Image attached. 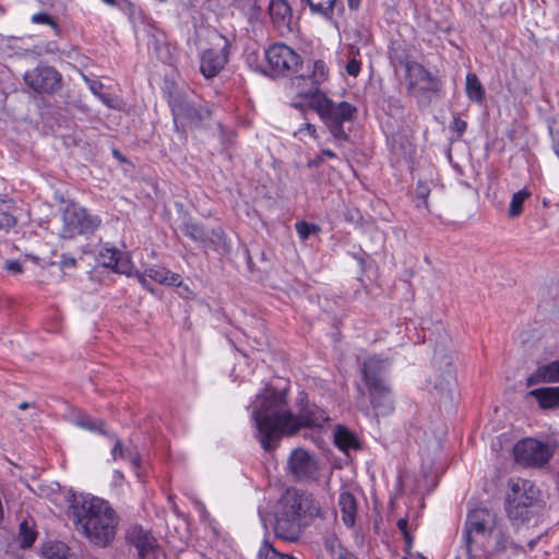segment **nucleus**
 <instances>
[{"instance_id": "1", "label": "nucleus", "mask_w": 559, "mask_h": 559, "mask_svg": "<svg viewBox=\"0 0 559 559\" xmlns=\"http://www.w3.org/2000/svg\"><path fill=\"white\" fill-rule=\"evenodd\" d=\"M251 416L257 438L265 451L274 450L284 436L295 435L301 428L322 427L330 419L317 405H307L294 415L288 408L286 392L269 386L257 395Z\"/></svg>"}, {"instance_id": "2", "label": "nucleus", "mask_w": 559, "mask_h": 559, "mask_svg": "<svg viewBox=\"0 0 559 559\" xmlns=\"http://www.w3.org/2000/svg\"><path fill=\"white\" fill-rule=\"evenodd\" d=\"M540 539L530 538L520 532L513 537L501 523L498 514L488 508L471 510L463 530V540L468 556L497 559H519Z\"/></svg>"}, {"instance_id": "3", "label": "nucleus", "mask_w": 559, "mask_h": 559, "mask_svg": "<svg viewBox=\"0 0 559 559\" xmlns=\"http://www.w3.org/2000/svg\"><path fill=\"white\" fill-rule=\"evenodd\" d=\"M325 511L312 493L288 488L277 501L274 533L276 537L296 543L314 519H324Z\"/></svg>"}, {"instance_id": "4", "label": "nucleus", "mask_w": 559, "mask_h": 559, "mask_svg": "<svg viewBox=\"0 0 559 559\" xmlns=\"http://www.w3.org/2000/svg\"><path fill=\"white\" fill-rule=\"evenodd\" d=\"M74 522L91 543L105 547L116 535L118 518L110 504L98 497H82L72 504Z\"/></svg>"}, {"instance_id": "5", "label": "nucleus", "mask_w": 559, "mask_h": 559, "mask_svg": "<svg viewBox=\"0 0 559 559\" xmlns=\"http://www.w3.org/2000/svg\"><path fill=\"white\" fill-rule=\"evenodd\" d=\"M539 495L540 490L530 479L512 477L508 480L504 509L512 525L524 524L538 513Z\"/></svg>"}, {"instance_id": "6", "label": "nucleus", "mask_w": 559, "mask_h": 559, "mask_svg": "<svg viewBox=\"0 0 559 559\" xmlns=\"http://www.w3.org/2000/svg\"><path fill=\"white\" fill-rule=\"evenodd\" d=\"M308 106L318 112L335 141L343 142L348 140V135L343 129V123L355 119L357 112L355 106L347 102L334 103L321 91L312 92L308 95Z\"/></svg>"}, {"instance_id": "7", "label": "nucleus", "mask_w": 559, "mask_h": 559, "mask_svg": "<svg viewBox=\"0 0 559 559\" xmlns=\"http://www.w3.org/2000/svg\"><path fill=\"white\" fill-rule=\"evenodd\" d=\"M399 64L405 68L408 94L415 97L419 104H428L431 95L440 90V81L417 61L400 60Z\"/></svg>"}, {"instance_id": "8", "label": "nucleus", "mask_w": 559, "mask_h": 559, "mask_svg": "<svg viewBox=\"0 0 559 559\" xmlns=\"http://www.w3.org/2000/svg\"><path fill=\"white\" fill-rule=\"evenodd\" d=\"M558 449L556 441H540L535 438H524L513 448L515 462L530 468H542L549 463Z\"/></svg>"}, {"instance_id": "9", "label": "nucleus", "mask_w": 559, "mask_h": 559, "mask_svg": "<svg viewBox=\"0 0 559 559\" xmlns=\"http://www.w3.org/2000/svg\"><path fill=\"white\" fill-rule=\"evenodd\" d=\"M267 74L272 78H286L298 72L302 59L292 47L274 43L265 49Z\"/></svg>"}, {"instance_id": "10", "label": "nucleus", "mask_w": 559, "mask_h": 559, "mask_svg": "<svg viewBox=\"0 0 559 559\" xmlns=\"http://www.w3.org/2000/svg\"><path fill=\"white\" fill-rule=\"evenodd\" d=\"M100 225L98 216L87 213L75 204L68 205L62 212V226L59 235L63 239L93 234Z\"/></svg>"}, {"instance_id": "11", "label": "nucleus", "mask_w": 559, "mask_h": 559, "mask_svg": "<svg viewBox=\"0 0 559 559\" xmlns=\"http://www.w3.org/2000/svg\"><path fill=\"white\" fill-rule=\"evenodd\" d=\"M169 106L174 117L175 129L185 131L187 128L199 127L209 120L211 111L202 106H197L186 96L176 94L169 98Z\"/></svg>"}, {"instance_id": "12", "label": "nucleus", "mask_w": 559, "mask_h": 559, "mask_svg": "<svg viewBox=\"0 0 559 559\" xmlns=\"http://www.w3.org/2000/svg\"><path fill=\"white\" fill-rule=\"evenodd\" d=\"M287 469L296 481H317L319 479L318 460L301 448H297L290 453Z\"/></svg>"}, {"instance_id": "13", "label": "nucleus", "mask_w": 559, "mask_h": 559, "mask_svg": "<svg viewBox=\"0 0 559 559\" xmlns=\"http://www.w3.org/2000/svg\"><path fill=\"white\" fill-rule=\"evenodd\" d=\"M24 81L35 92L55 93L61 87V75L52 67L38 66L24 74Z\"/></svg>"}, {"instance_id": "14", "label": "nucleus", "mask_w": 559, "mask_h": 559, "mask_svg": "<svg viewBox=\"0 0 559 559\" xmlns=\"http://www.w3.org/2000/svg\"><path fill=\"white\" fill-rule=\"evenodd\" d=\"M219 38L224 41L219 49L207 48L200 57V71L206 79L216 76L228 62L230 41L223 35Z\"/></svg>"}, {"instance_id": "15", "label": "nucleus", "mask_w": 559, "mask_h": 559, "mask_svg": "<svg viewBox=\"0 0 559 559\" xmlns=\"http://www.w3.org/2000/svg\"><path fill=\"white\" fill-rule=\"evenodd\" d=\"M370 404L376 416H386L394 409V402L390 384L368 385Z\"/></svg>"}, {"instance_id": "16", "label": "nucleus", "mask_w": 559, "mask_h": 559, "mask_svg": "<svg viewBox=\"0 0 559 559\" xmlns=\"http://www.w3.org/2000/svg\"><path fill=\"white\" fill-rule=\"evenodd\" d=\"M390 360L380 356H371L362 364V376L366 385L386 383L385 373L390 368Z\"/></svg>"}, {"instance_id": "17", "label": "nucleus", "mask_w": 559, "mask_h": 559, "mask_svg": "<svg viewBox=\"0 0 559 559\" xmlns=\"http://www.w3.org/2000/svg\"><path fill=\"white\" fill-rule=\"evenodd\" d=\"M269 11L272 23L281 35H287L293 32V12L286 0H271Z\"/></svg>"}, {"instance_id": "18", "label": "nucleus", "mask_w": 559, "mask_h": 559, "mask_svg": "<svg viewBox=\"0 0 559 559\" xmlns=\"http://www.w3.org/2000/svg\"><path fill=\"white\" fill-rule=\"evenodd\" d=\"M99 262L103 266L119 274L131 276L132 263L127 253L116 248H104L99 251Z\"/></svg>"}, {"instance_id": "19", "label": "nucleus", "mask_w": 559, "mask_h": 559, "mask_svg": "<svg viewBox=\"0 0 559 559\" xmlns=\"http://www.w3.org/2000/svg\"><path fill=\"white\" fill-rule=\"evenodd\" d=\"M128 540L136 548L141 559L155 558L156 545L154 537L141 526L132 527L127 534Z\"/></svg>"}, {"instance_id": "20", "label": "nucleus", "mask_w": 559, "mask_h": 559, "mask_svg": "<svg viewBox=\"0 0 559 559\" xmlns=\"http://www.w3.org/2000/svg\"><path fill=\"white\" fill-rule=\"evenodd\" d=\"M533 397L540 411H555L559 408V386H543L528 391L525 399Z\"/></svg>"}, {"instance_id": "21", "label": "nucleus", "mask_w": 559, "mask_h": 559, "mask_svg": "<svg viewBox=\"0 0 559 559\" xmlns=\"http://www.w3.org/2000/svg\"><path fill=\"white\" fill-rule=\"evenodd\" d=\"M559 382V360L539 365L532 374L526 378V386H534L540 383Z\"/></svg>"}, {"instance_id": "22", "label": "nucleus", "mask_w": 559, "mask_h": 559, "mask_svg": "<svg viewBox=\"0 0 559 559\" xmlns=\"http://www.w3.org/2000/svg\"><path fill=\"white\" fill-rule=\"evenodd\" d=\"M337 503L341 510L342 522L346 527L353 528L358 513L356 497L350 491L344 490L340 493Z\"/></svg>"}, {"instance_id": "23", "label": "nucleus", "mask_w": 559, "mask_h": 559, "mask_svg": "<svg viewBox=\"0 0 559 559\" xmlns=\"http://www.w3.org/2000/svg\"><path fill=\"white\" fill-rule=\"evenodd\" d=\"M146 275L153 281L169 285V286H179L181 284V277L177 273H173L166 267L154 266L146 270Z\"/></svg>"}, {"instance_id": "24", "label": "nucleus", "mask_w": 559, "mask_h": 559, "mask_svg": "<svg viewBox=\"0 0 559 559\" xmlns=\"http://www.w3.org/2000/svg\"><path fill=\"white\" fill-rule=\"evenodd\" d=\"M329 70L325 66V63L322 60H317L313 63V69L309 75H300L298 79L306 81L309 80L310 84L312 86V91H310L305 96L308 98V95L312 92L320 91L319 85L324 82L328 78Z\"/></svg>"}, {"instance_id": "25", "label": "nucleus", "mask_w": 559, "mask_h": 559, "mask_svg": "<svg viewBox=\"0 0 559 559\" xmlns=\"http://www.w3.org/2000/svg\"><path fill=\"white\" fill-rule=\"evenodd\" d=\"M41 551L46 559H74L70 548L62 542L47 543Z\"/></svg>"}, {"instance_id": "26", "label": "nucleus", "mask_w": 559, "mask_h": 559, "mask_svg": "<svg viewBox=\"0 0 559 559\" xmlns=\"http://www.w3.org/2000/svg\"><path fill=\"white\" fill-rule=\"evenodd\" d=\"M181 230L187 237L191 238L195 242L201 243L204 247H209V242L212 241L204 227L198 223H185L181 227Z\"/></svg>"}, {"instance_id": "27", "label": "nucleus", "mask_w": 559, "mask_h": 559, "mask_svg": "<svg viewBox=\"0 0 559 559\" xmlns=\"http://www.w3.org/2000/svg\"><path fill=\"white\" fill-rule=\"evenodd\" d=\"M334 442L337 445V448L341 449L342 451H348L352 449L359 448V442L355 435L341 426H338L335 431Z\"/></svg>"}, {"instance_id": "28", "label": "nucleus", "mask_w": 559, "mask_h": 559, "mask_svg": "<svg viewBox=\"0 0 559 559\" xmlns=\"http://www.w3.org/2000/svg\"><path fill=\"white\" fill-rule=\"evenodd\" d=\"M311 13L318 14L326 20H331L334 14V9L337 5V0H306Z\"/></svg>"}, {"instance_id": "29", "label": "nucleus", "mask_w": 559, "mask_h": 559, "mask_svg": "<svg viewBox=\"0 0 559 559\" xmlns=\"http://www.w3.org/2000/svg\"><path fill=\"white\" fill-rule=\"evenodd\" d=\"M466 94L471 100L476 103H481L485 97L484 87L475 73L466 75Z\"/></svg>"}, {"instance_id": "30", "label": "nucleus", "mask_w": 559, "mask_h": 559, "mask_svg": "<svg viewBox=\"0 0 559 559\" xmlns=\"http://www.w3.org/2000/svg\"><path fill=\"white\" fill-rule=\"evenodd\" d=\"M531 191L527 189H522L513 193L508 210V216L510 218H516L522 214L524 203L531 197Z\"/></svg>"}, {"instance_id": "31", "label": "nucleus", "mask_w": 559, "mask_h": 559, "mask_svg": "<svg viewBox=\"0 0 559 559\" xmlns=\"http://www.w3.org/2000/svg\"><path fill=\"white\" fill-rule=\"evenodd\" d=\"M111 456L114 461L118 459H127L134 466H138L140 463L139 455L130 448H124L119 439L116 440V443L111 450Z\"/></svg>"}, {"instance_id": "32", "label": "nucleus", "mask_w": 559, "mask_h": 559, "mask_svg": "<svg viewBox=\"0 0 559 559\" xmlns=\"http://www.w3.org/2000/svg\"><path fill=\"white\" fill-rule=\"evenodd\" d=\"M36 539V532L27 521L20 524L17 540L21 548L31 547Z\"/></svg>"}, {"instance_id": "33", "label": "nucleus", "mask_w": 559, "mask_h": 559, "mask_svg": "<svg viewBox=\"0 0 559 559\" xmlns=\"http://www.w3.org/2000/svg\"><path fill=\"white\" fill-rule=\"evenodd\" d=\"M296 231L301 240H307L311 235L319 234L321 228L316 224H310L307 222H298L295 225Z\"/></svg>"}, {"instance_id": "34", "label": "nucleus", "mask_w": 559, "mask_h": 559, "mask_svg": "<svg viewBox=\"0 0 559 559\" xmlns=\"http://www.w3.org/2000/svg\"><path fill=\"white\" fill-rule=\"evenodd\" d=\"M415 193H416V198L418 200H420V204L418 203L416 206L419 207V206H424L428 212H432V210L430 209V205H429V202H428V197H429V193H430V189L429 187L419 181L417 183V187H416V190H415Z\"/></svg>"}, {"instance_id": "35", "label": "nucleus", "mask_w": 559, "mask_h": 559, "mask_svg": "<svg viewBox=\"0 0 559 559\" xmlns=\"http://www.w3.org/2000/svg\"><path fill=\"white\" fill-rule=\"evenodd\" d=\"M76 425L90 431H99L100 433H105L103 430L104 421L100 419L95 420L91 417L84 416L76 420Z\"/></svg>"}, {"instance_id": "36", "label": "nucleus", "mask_w": 559, "mask_h": 559, "mask_svg": "<svg viewBox=\"0 0 559 559\" xmlns=\"http://www.w3.org/2000/svg\"><path fill=\"white\" fill-rule=\"evenodd\" d=\"M32 22L35 24H48L53 28H57V23L52 20V17L49 14L45 12L34 14L32 16Z\"/></svg>"}, {"instance_id": "37", "label": "nucleus", "mask_w": 559, "mask_h": 559, "mask_svg": "<svg viewBox=\"0 0 559 559\" xmlns=\"http://www.w3.org/2000/svg\"><path fill=\"white\" fill-rule=\"evenodd\" d=\"M16 223L15 217L9 212H0V229H8Z\"/></svg>"}, {"instance_id": "38", "label": "nucleus", "mask_w": 559, "mask_h": 559, "mask_svg": "<svg viewBox=\"0 0 559 559\" xmlns=\"http://www.w3.org/2000/svg\"><path fill=\"white\" fill-rule=\"evenodd\" d=\"M467 127L466 121L459 117H454L451 123V129L457 133V136H462Z\"/></svg>"}, {"instance_id": "39", "label": "nucleus", "mask_w": 559, "mask_h": 559, "mask_svg": "<svg viewBox=\"0 0 559 559\" xmlns=\"http://www.w3.org/2000/svg\"><path fill=\"white\" fill-rule=\"evenodd\" d=\"M346 72L352 76H357L360 72V62L356 59H352L346 64Z\"/></svg>"}, {"instance_id": "40", "label": "nucleus", "mask_w": 559, "mask_h": 559, "mask_svg": "<svg viewBox=\"0 0 559 559\" xmlns=\"http://www.w3.org/2000/svg\"><path fill=\"white\" fill-rule=\"evenodd\" d=\"M5 270L13 274H20L23 272V266L17 260H8L5 262Z\"/></svg>"}, {"instance_id": "41", "label": "nucleus", "mask_w": 559, "mask_h": 559, "mask_svg": "<svg viewBox=\"0 0 559 559\" xmlns=\"http://www.w3.org/2000/svg\"><path fill=\"white\" fill-rule=\"evenodd\" d=\"M404 543H405V552L407 556L413 557L412 547H413V536L411 532L403 534Z\"/></svg>"}, {"instance_id": "42", "label": "nucleus", "mask_w": 559, "mask_h": 559, "mask_svg": "<svg viewBox=\"0 0 559 559\" xmlns=\"http://www.w3.org/2000/svg\"><path fill=\"white\" fill-rule=\"evenodd\" d=\"M304 130H305V131H307V132H308V134H309L311 138L317 139V129H316L314 124H312V123H310V122H306V123L304 124V128H300V129L296 132V134L301 133Z\"/></svg>"}, {"instance_id": "43", "label": "nucleus", "mask_w": 559, "mask_h": 559, "mask_svg": "<svg viewBox=\"0 0 559 559\" xmlns=\"http://www.w3.org/2000/svg\"><path fill=\"white\" fill-rule=\"evenodd\" d=\"M76 265V260L72 257H66L63 255L60 261V267L62 270L74 267Z\"/></svg>"}, {"instance_id": "44", "label": "nucleus", "mask_w": 559, "mask_h": 559, "mask_svg": "<svg viewBox=\"0 0 559 559\" xmlns=\"http://www.w3.org/2000/svg\"><path fill=\"white\" fill-rule=\"evenodd\" d=\"M133 275V273L131 272V276ZM134 276L138 278L139 283L144 287V288H147L148 289V282L146 280V277H148L146 275V272L145 273H141L139 271H135L134 273Z\"/></svg>"}, {"instance_id": "45", "label": "nucleus", "mask_w": 559, "mask_h": 559, "mask_svg": "<svg viewBox=\"0 0 559 559\" xmlns=\"http://www.w3.org/2000/svg\"><path fill=\"white\" fill-rule=\"evenodd\" d=\"M396 526L400 530V532L402 533V535L409 532L408 521L405 518L400 519L396 523Z\"/></svg>"}, {"instance_id": "46", "label": "nucleus", "mask_w": 559, "mask_h": 559, "mask_svg": "<svg viewBox=\"0 0 559 559\" xmlns=\"http://www.w3.org/2000/svg\"><path fill=\"white\" fill-rule=\"evenodd\" d=\"M323 163V157L319 154L317 157L309 159L307 163L308 168H317Z\"/></svg>"}, {"instance_id": "47", "label": "nucleus", "mask_w": 559, "mask_h": 559, "mask_svg": "<svg viewBox=\"0 0 559 559\" xmlns=\"http://www.w3.org/2000/svg\"><path fill=\"white\" fill-rule=\"evenodd\" d=\"M551 136H552V144H554L555 153L559 157V129L556 131H551Z\"/></svg>"}, {"instance_id": "48", "label": "nucleus", "mask_w": 559, "mask_h": 559, "mask_svg": "<svg viewBox=\"0 0 559 559\" xmlns=\"http://www.w3.org/2000/svg\"><path fill=\"white\" fill-rule=\"evenodd\" d=\"M99 98H100V99H102V102H103L104 104H106L108 107H110V108H114V107H115V105H114V99H112V98H110V97H108L107 95L102 94V95H99Z\"/></svg>"}, {"instance_id": "49", "label": "nucleus", "mask_w": 559, "mask_h": 559, "mask_svg": "<svg viewBox=\"0 0 559 559\" xmlns=\"http://www.w3.org/2000/svg\"><path fill=\"white\" fill-rule=\"evenodd\" d=\"M102 87H103V85H102V83H99V82H93V83L91 84V91H92L95 95H98V96H99V95H102V94L99 93V90H100Z\"/></svg>"}, {"instance_id": "50", "label": "nucleus", "mask_w": 559, "mask_h": 559, "mask_svg": "<svg viewBox=\"0 0 559 559\" xmlns=\"http://www.w3.org/2000/svg\"><path fill=\"white\" fill-rule=\"evenodd\" d=\"M336 544H338V539L336 537H331L325 540V546L331 550L334 548Z\"/></svg>"}, {"instance_id": "51", "label": "nucleus", "mask_w": 559, "mask_h": 559, "mask_svg": "<svg viewBox=\"0 0 559 559\" xmlns=\"http://www.w3.org/2000/svg\"><path fill=\"white\" fill-rule=\"evenodd\" d=\"M348 7L352 10H357L361 3V0H347Z\"/></svg>"}, {"instance_id": "52", "label": "nucleus", "mask_w": 559, "mask_h": 559, "mask_svg": "<svg viewBox=\"0 0 559 559\" xmlns=\"http://www.w3.org/2000/svg\"><path fill=\"white\" fill-rule=\"evenodd\" d=\"M320 154L322 155V157H324V156L329 157V158L336 157V154L333 151L329 150V148L322 150Z\"/></svg>"}, {"instance_id": "53", "label": "nucleus", "mask_w": 559, "mask_h": 559, "mask_svg": "<svg viewBox=\"0 0 559 559\" xmlns=\"http://www.w3.org/2000/svg\"><path fill=\"white\" fill-rule=\"evenodd\" d=\"M337 559H357V558L349 552H340Z\"/></svg>"}, {"instance_id": "54", "label": "nucleus", "mask_w": 559, "mask_h": 559, "mask_svg": "<svg viewBox=\"0 0 559 559\" xmlns=\"http://www.w3.org/2000/svg\"><path fill=\"white\" fill-rule=\"evenodd\" d=\"M33 405H34V404L28 403V402H22V403L19 405V408H20L21 411H25V409H27V408L32 407Z\"/></svg>"}, {"instance_id": "55", "label": "nucleus", "mask_w": 559, "mask_h": 559, "mask_svg": "<svg viewBox=\"0 0 559 559\" xmlns=\"http://www.w3.org/2000/svg\"><path fill=\"white\" fill-rule=\"evenodd\" d=\"M408 559H426L420 552H413V557L406 556Z\"/></svg>"}, {"instance_id": "56", "label": "nucleus", "mask_w": 559, "mask_h": 559, "mask_svg": "<svg viewBox=\"0 0 559 559\" xmlns=\"http://www.w3.org/2000/svg\"><path fill=\"white\" fill-rule=\"evenodd\" d=\"M212 235L215 236L217 239H221L222 238V230L221 229H213L212 230Z\"/></svg>"}, {"instance_id": "57", "label": "nucleus", "mask_w": 559, "mask_h": 559, "mask_svg": "<svg viewBox=\"0 0 559 559\" xmlns=\"http://www.w3.org/2000/svg\"><path fill=\"white\" fill-rule=\"evenodd\" d=\"M105 3L107 4H110V5H116L117 4V1L116 0H103Z\"/></svg>"}, {"instance_id": "58", "label": "nucleus", "mask_w": 559, "mask_h": 559, "mask_svg": "<svg viewBox=\"0 0 559 559\" xmlns=\"http://www.w3.org/2000/svg\"><path fill=\"white\" fill-rule=\"evenodd\" d=\"M403 559H408L407 557H404Z\"/></svg>"}]
</instances>
